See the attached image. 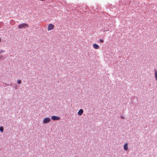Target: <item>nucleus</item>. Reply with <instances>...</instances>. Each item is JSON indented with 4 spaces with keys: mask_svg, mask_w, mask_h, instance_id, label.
I'll return each mask as SVG.
<instances>
[{
    "mask_svg": "<svg viewBox=\"0 0 157 157\" xmlns=\"http://www.w3.org/2000/svg\"><path fill=\"white\" fill-rule=\"evenodd\" d=\"M51 119L50 118L46 117L43 119L42 122L44 124H46L49 123Z\"/></svg>",
    "mask_w": 157,
    "mask_h": 157,
    "instance_id": "nucleus-1",
    "label": "nucleus"
},
{
    "mask_svg": "<svg viewBox=\"0 0 157 157\" xmlns=\"http://www.w3.org/2000/svg\"><path fill=\"white\" fill-rule=\"evenodd\" d=\"M29 27V25L26 23L20 24L18 25V28L19 29H21L25 27Z\"/></svg>",
    "mask_w": 157,
    "mask_h": 157,
    "instance_id": "nucleus-2",
    "label": "nucleus"
},
{
    "mask_svg": "<svg viewBox=\"0 0 157 157\" xmlns=\"http://www.w3.org/2000/svg\"><path fill=\"white\" fill-rule=\"evenodd\" d=\"M54 25L52 24H50L48 25V31H50V30H53L54 29Z\"/></svg>",
    "mask_w": 157,
    "mask_h": 157,
    "instance_id": "nucleus-3",
    "label": "nucleus"
},
{
    "mask_svg": "<svg viewBox=\"0 0 157 157\" xmlns=\"http://www.w3.org/2000/svg\"><path fill=\"white\" fill-rule=\"evenodd\" d=\"M51 119L53 120H58L60 119V117L56 116H52L51 117Z\"/></svg>",
    "mask_w": 157,
    "mask_h": 157,
    "instance_id": "nucleus-4",
    "label": "nucleus"
},
{
    "mask_svg": "<svg viewBox=\"0 0 157 157\" xmlns=\"http://www.w3.org/2000/svg\"><path fill=\"white\" fill-rule=\"evenodd\" d=\"M93 47L95 49H98L99 48V46L96 44H94L93 45Z\"/></svg>",
    "mask_w": 157,
    "mask_h": 157,
    "instance_id": "nucleus-5",
    "label": "nucleus"
},
{
    "mask_svg": "<svg viewBox=\"0 0 157 157\" xmlns=\"http://www.w3.org/2000/svg\"><path fill=\"white\" fill-rule=\"evenodd\" d=\"M83 112V110L82 109H80L78 113V115L79 116H81Z\"/></svg>",
    "mask_w": 157,
    "mask_h": 157,
    "instance_id": "nucleus-6",
    "label": "nucleus"
},
{
    "mask_svg": "<svg viewBox=\"0 0 157 157\" xmlns=\"http://www.w3.org/2000/svg\"><path fill=\"white\" fill-rule=\"evenodd\" d=\"M124 149L126 151H127L128 149V144L126 143L124 144Z\"/></svg>",
    "mask_w": 157,
    "mask_h": 157,
    "instance_id": "nucleus-7",
    "label": "nucleus"
},
{
    "mask_svg": "<svg viewBox=\"0 0 157 157\" xmlns=\"http://www.w3.org/2000/svg\"><path fill=\"white\" fill-rule=\"evenodd\" d=\"M155 76L156 80H157V70H155Z\"/></svg>",
    "mask_w": 157,
    "mask_h": 157,
    "instance_id": "nucleus-8",
    "label": "nucleus"
},
{
    "mask_svg": "<svg viewBox=\"0 0 157 157\" xmlns=\"http://www.w3.org/2000/svg\"><path fill=\"white\" fill-rule=\"evenodd\" d=\"M0 131L1 132H3V128L2 127H0Z\"/></svg>",
    "mask_w": 157,
    "mask_h": 157,
    "instance_id": "nucleus-9",
    "label": "nucleus"
},
{
    "mask_svg": "<svg viewBox=\"0 0 157 157\" xmlns=\"http://www.w3.org/2000/svg\"><path fill=\"white\" fill-rule=\"evenodd\" d=\"M99 42L101 43H103L104 42V41L103 40L101 39L99 40Z\"/></svg>",
    "mask_w": 157,
    "mask_h": 157,
    "instance_id": "nucleus-10",
    "label": "nucleus"
},
{
    "mask_svg": "<svg viewBox=\"0 0 157 157\" xmlns=\"http://www.w3.org/2000/svg\"><path fill=\"white\" fill-rule=\"evenodd\" d=\"M17 82L18 84H20L21 83V81L20 80H18L17 81Z\"/></svg>",
    "mask_w": 157,
    "mask_h": 157,
    "instance_id": "nucleus-11",
    "label": "nucleus"
},
{
    "mask_svg": "<svg viewBox=\"0 0 157 157\" xmlns=\"http://www.w3.org/2000/svg\"><path fill=\"white\" fill-rule=\"evenodd\" d=\"M121 118L122 119H124V116H121Z\"/></svg>",
    "mask_w": 157,
    "mask_h": 157,
    "instance_id": "nucleus-12",
    "label": "nucleus"
},
{
    "mask_svg": "<svg viewBox=\"0 0 157 157\" xmlns=\"http://www.w3.org/2000/svg\"><path fill=\"white\" fill-rule=\"evenodd\" d=\"M4 52V51L3 50L2 51H0V54L1 53H2L3 52Z\"/></svg>",
    "mask_w": 157,
    "mask_h": 157,
    "instance_id": "nucleus-13",
    "label": "nucleus"
},
{
    "mask_svg": "<svg viewBox=\"0 0 157 157\" xmlns=\"http://www.w3.org/2000/svg\"><path fill=\"white\" fill-rule=\"evenodd\" d=\"M2 57H3V56H0V59H2Z\"/></svg>",
    "mask_w": 157,
    "mask_h": 157,
    "instance_id": "nucleus-14",
    "label": "nucleus"
},
{
    "mask_svg": "<svg viewBox=\"0 0 157 157\" xmlns=\"http://www.w3.org/2000/svg\"><path fill=\"white\" fill-rule=\"evenodd\" d=\"M40 0L41 1H44L45 0Z\"/></svg>",
    "mask_w": 157,
    "mask_h": 157,
    "instance_id": "nucleus-15",
    "label": "nucleus"
}]
</instances>
